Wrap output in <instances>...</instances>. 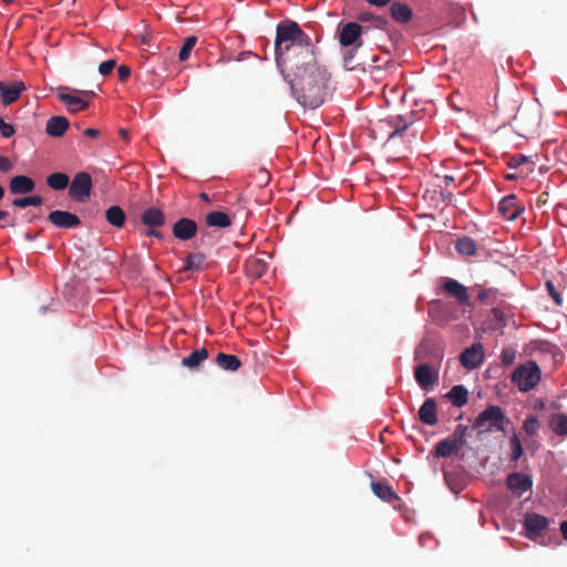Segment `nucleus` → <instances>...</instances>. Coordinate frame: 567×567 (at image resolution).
<instances>
[{
  "instance_id": "obj_1",
  "label": "nucleus",
  "mask_w": 567,
  "mask_h": 567,
  "mask_svg": "<svg viewBox=\"0 0 567 567\" xmlns=\"http://www.w3.org/2000/svg\"><path fill=\"white\" fill-rule=\"evenodd\" d=\"M286 68L285 79L297 101L310 109L320 106L326 100L330 73L317 62L315 53L310 58L291 60Z\"/></svg>"
},
{
  "instance_id": "obj_2",
  "label": "nucleus",
  "mask_w": 567,
  "mask_h": 567,
  "mask_svg": "<svg viewBox=\"0 0 567 567\" xmlns=\"http://www.w3.org/2000/svg\"><path fill=\"white\" fill-rule=\"evenodd\" d=\"M315 47L310 37L292 20H284L276 28L275 54L278 66L291 64V60L310 58Z\"/></svg>"
},
{
  "instance_id": "obj_3",
  "label": "nucleus",
  "mask_w": 567,
  "mask_h": 567,
  "mask_svg": "<svg viewBox=\"0 0 567 567\" xmlns=\"http://www.w3.org/2000/svg\"><path fill=\"white\" fill-rule=\"evenodd\" d=\"M511 423L498 405H489L476 417L473 427L483 432L505 431V424Z\"/></svg>"
},
{
  "instance_id": "obj_4",
  "label": "nucleus",
  "mask_w": 567,
  "mask_h": 567,
  "mask_svg": "<svg viewBox=\"0 0 567 567\" xmlns=\"http://www.w3.org/2000/svg\"><path fill=\"white\" fill-rule=\"evenodd\" d=\"M540 369L535 361L518 365L512 373L511 380L520 392L533 390L540 381Z\"/></svg>"
},
{
  "instance_id": "obj_5",
  "label": "nucleus",
  "mask_w": 567,
  "mask_h": 567,
  "mask_svg": "<svg viewBox=\"0 0 567 567\" xmlns=\"http://www.w3.org/2000/svg\"><path fill=\"white\" fill-rule=\"evenodd\" d=\"M553 523V519L540 514L527 513L525 514L523 525L527 538L530 540H537L539 537L545 535Z\"/></svg>"
},
{
  "instance_id": "obj_6",
  "label": "nucleus",
  "mask_w": 567,
  "mask_h": 567,
  "mask_svg": "<svg viewBox=\"0 0 567 567\" xmlns=\"http://www.w3.org/2000/svg\"><path fill=\"white\" fill-rule=\"evenodd\" d=\"M69 188V196L79 203H85L91 195L93 186L92 177L86 172H80L74 175Z\"/></svg>"
},
{
  "instance_id": "obj_7",
  "label": "nucleus",
  "mask_w": 567,
  "mask_h": 567,
  "mask_svg": "<svg viewBox=\"0 0 567 567\" xmlns=\"http://www.w3.org/2000/svg\"><path fill=\"white\" fill-rule=\"evenodd\" d=\"M362 31L363 28L357 22H347L344 24H340L338 29V40L341 47L350 48V47H362Z\"/></svg>"
},
{
  "instance_id": "obj_8",
  "label": "nucleus",
  "mask_w": 567,
  "mask_h": 567,
  "mask_svg": "<svg viewBox=\"0 0 567 567\" xmlns=\"http://www.w3.org/2000/svg\"><path fill=\"white\" fill-rule=\"evenodd\" d=\"M442 290L456 300L460 306H471V297L467 288L452 278H444Z\"/></svg>"
},
{
  "instance_id": "obj_9",
  "label": "nucleus",
  "mask_w": 567,
  "mask_h": 567,
  "mask_svg": "<svg viewBox=\"0 0 567 567\" xmlns=\"http://www.w3.org/2000/svg\"><path fill=\"white\" fill-rule=\"evenodd\" d=\"M506 487L520 497L524 493L532 491L533 481L528 475L515 472L506 477Z\"/></svg>"
},
{
  "instance_id": "obj_10",
  "label": "nucleus",
  "mask_w": 567,
  "mask_h": 567,
  "mask_svg": "<svg viewBox=\"0 0 567 567\" xmlns=\"http://www.w3.org/2000/svg\"><path fill=\"white\" fill-rule=\"evenodd\" d=\"M484 360V350L481 343H474L466 348L460 355L461 364L468 369H476Z\"/></svg>"
},
{
  "instance_id": "obj_11",
  "label": "nucleus",
  "mask_w": 567,
  "mask_h": 567,
  "mask_svg": "<svg viewBox=\"0 0 567 567\" xmlns=\"http://www.w3.org/2000/svg\"><path fill=\"white\" fill-rule=\"evenodd\" d=\"M414 378L423 390H429L437 383L439 372L434 370L430 364L422 363L415 368Z\"/></svg>"
},
{
  "instance_id": "obj_12",
  "label": "nucleus",
  "mask_w": 567,
  "mask_h": 567,
  "mask_svg": "<svg viewBox=\"0 0 567 567\" xmlns=\"http://www.w3.org/2000/svg\"><path fill=\"white\" fill-rule=\"evenodd\" d=\"M197 230L196 221L187 217L179 218L172 227L174 237L183 241L194 238Z\"/></svg>"
},
{
  "instance_id": "obj_13",
  "label": "nucleus",
  "mask_w": 567,
  "mask_h": 567,
  "mask_svg": "<svg viewBox=\"0 0 567 567\" xmlns=\"http://www.w3.org/2000/svg\"><path fill=\"white\" fill-rule=\"evenodd\" d=\"M48 219L58 228L71 229L81 225V219L75 214L65 210H53Z\"/></svg>"
},
{
  "instance_id": "obj_14",
  "label": "nucleus",
  "mask_w": 567,
  "mask_h": 567,
  "mask_svg": "<svg viewBox=\"0 0 567 567\" xmlns=\"http://www.w3.org/2000/svg\"><path fill=\"white\" fill-rule=\"evenodd\" d=\"M523 210L514 194L505 196L498 205V213L507 220H515Z\"/></svg>"
},
{
  "instance_id": "obj_15",
  "label": "nucleus",
  "mask_w": 567,
  "mask_h": 567,
  "mask_svg": "<svg viewBox=\"0 0 567 567\" xmlns=\"http://www.w3.org/2000/svg\"><path fill=\"white\" fill-rule=\"evenodd\" d=\"M25 85L21 81L12 82L7 84L2 82V89H0L1 102L4 106H8L19 100L21 93L25 91Z\"/></svg>"
},
{
  "instance_id": "obj_16",
  "label": "nucleus",
  "mask_w": 567,
  "mask_h": 567,
  "mask_svg": "<svg viewBox=\"0 0 567 567\" xmlns=\"http://www.w3.org/2000/svg\"><path fill=\"white\" fill-rule=\"evenodd\" d=\"M35 188L34 181L25 175H17L10 179L9 190L13 195L29 194Z\"/></svg>"
},
{
  "instance_id": "obj_17",
  "label": "nucleus",
  "mask_w": 567,
  "mask_h": 567,
  "mask_svg": "<svg viewBox=\"0 0 567 567\" xmlns=\"http://www.w3.org/2000/svg\"><path fill=\"white\" fill-rule=\"evenodd\" d=\"M419 417L426 425H435L437 419L436 401L432 398L426 399L419 410Z\"/></svg>"
},
{
  "instance_id": "obj_18",
  "label": "nucleus",
  "mask_w": 567,
  "mask_h": 567,
  "mask_svg": "<svg viewBox=\"0 0 567 567\" xmlns=\"http://www.w3.org/2000/svg\"><path fill=\"white\" fill-rule=\"evenodd\" d=\"M70 123L64 116H52L47 121L45 133L51 137H61L69 128Z\"/></svg>"
},
{
  "instance_id": "obj_19",
  "label": "nucleus",
  "mask_w": 567,
  "mask_h": 567,
  "mask_svg": "<svg viewBox=\"0 0 567 567\" xmlns=\"http://www.w3.org/2000/svg\"><path fill=\"white\" fill-rule=\"evenodd\" d=\"M141 221L150 228H157L165 224V214L159 208L150 207L142 213Z\"/></svg>"
},
{
  "instance_id": "obj_20",
  "label": "nucleus",
  "mask_w": 567,
  "mask_h": 567,
  "mask_svg": "<svg viewBox=\"0 0 567 567\" xmlns=\"http://www.w3.org/2000/svg\"><path fill=\"white\" fill-rule=\"evenodd\" d=\"M245 269L249 277L258 279L266 274L268 269V264L260 257L251 256L246 259Z\"/></svg>"
},
{
  "instance_id": "obj_21",
  "label": "nucleus",
  "mask_w": 567,
  "mask_h": 567,
  "mask_svg": "<svg viewBox=\"0 0 567 567\" xmlns=\"http://www.w3.org/2000/svg\"><path fill=\"white\" fill-rule=\"evenodd\" d=\"M58 99L68 107V111L71 113H76L89 107V102L70 93L60 92L58 94Z\"/></svg>"
},
{
  "instance_id": "obj_22",
  "label": "nucleus",
  "mask_w": 567,
  "mask_h": 567,
  "mask_svg": "<svg viewBox=\"0 0 567 567\" xmlns=\"http://www.w3.org/2000/svg\"><path fill=\"white\" fill-rule=\"evenodd\" d=\"M550 431L565 439L567 437V415L564 413H553L547 421Z\"/></svg>"
},
{
  "instance_id": "obj_23",
  "label": "nucleus",
  "mask_w": 567,
  "mask_h": 567,
  "mask_svg": "<svg viewBox=\"0 0 567 567\" xmlns=\"http://www.w3.org/2000/svg\"><path fill=\"white\" fill-rule=\"evenodd\" d=\"M390 13L393 20L399 23H406L413 17L412 9L406 3L400 1L392 2Z\"/></svg>"
},
{
  "instance_id": "obj_24",
  "label": "nucleus",
  "mask_w": 567,
  "mask_h": 567,
  "mask_svg": "<svg viewBox=\"0 0 567 567\" xmlns=\"http://www.w3.org/2000/svg\"><path fill=\"white\" fill-rule=\"evenodd\" d=\"M371 488L374 495L384 502L392 503L399 499L396 493L385 482H372Z\"/></svg>"
},
{
  "instance_id": "obj_25",
  "label": "nucleus",
  "mask_w": 567,
  "mask_h": 567,
  "mask_svg": "<svg viewBox=\"0 0 567 567\" xmlns=\"http://www.w3.org/2000/svg\"><path fill=\"white\" fill-rule=\"evenodd\" d=\"M445 398L456 408L464 406L468 401V391L462 385H454L446 394Z\"/></svg>"
},
{
  "instance_id": "obj_26",
  "label": "nucleus",
  "mask_w": 567,
  "mask_h": 567,
  "mask_svg": "<svg viewBox=\"0 0 567 567\" xmlns=\"http://www.w3.org/2000/svg\"><path fill=\"white\" fill-rule=\"evenodd\" d=\"M216 363L223 370L230 372H235L241 367V361L237 355L227 354L224 352L217 354Z\"/></svg>"
},
{
  "instance_id": "obj_27",
  "label": "nucleus",
  "mask_w": 567,
  "mask_h": 567,
  "mask_svg": "<svg viewBox=\"0 0 567 567\" xmlns=\"http://www.w3.org/2000/svg\"><path fill=\"white\" fill-rule=\"evenodd\" d=\"M105 219L110 225L122 228L125 224L126 215L120 206L114 205L106 209Z\"/></svg>"
},
{
  "instance_id": "obj_28",
  "label": "nucleus",
  "mask_w": 567,
  "mask_h": 567,
  "mask_svg": "<svg viewBox=\"0 0 567 567\" xmlns=\"http://www.w3.org/2000/svg\"><path fill=\"white\" fill-rule=\"evenodd\" d=\"M208 227L226 228L231 225L230 217L224 212H212L205 218Z\"/></svg>"
},
{
  "instance_id": "obj_29",
  "label": "nucleus",
  "mask_w": 567,
  "mask_h": 567,
  "mask_svg": "<svg viewBox=\"0 0 567 567\" xmlns=\"http://www.w3.org/2000/svg\"><path fill=\"white\" fill-rule=\"evenodd\" d=\"M208 358V351L206 348H200L193 351L189 355L185 357L182 361L184 367L189 369L198 368Z\"/></svg>"
},
{
  "instance_id": "obj_30",
  "label": "nucleus",
  "mask_w": 567,
  "mask_h": 567,
  "mask_svg": "<svg viewBox=\"0 0 567 567\" xmlns=\"http://www.w3.org/2000/svg\"><path fill=\"white\" fill-rule=\"evenodd\" d=\"M455 249L460 255L471 257L476 254L477 246L473 238L463 236L456 240Z\"/></svg>"
},
{
  "instance_id": "obj_31",
  "label": "nucleus",
  "mask_w": 567,
  "mask_h": 567,
  "mask_svg": "<svg viewBox=\"0 0 567 567\" xmlns=\"http://www.w3.org/2000/svg\"><path fill=\"white\" fill-rule=\"evenodd\" d=\"M359 48L357 47H350L344 48L342 60H343V66L348 71H354V70H363V63L357 62L355 55Z\"/></svg>"
},
{
  "instance_id": "obj_32",
  "label": "nucleus",
  "mask_w": 567,
  "mask_h": 567,
  "mask_svg": "<svg viewBox=\"0 0 567 567\" xmlns=\"http://www.w3.org/2000/svg\"><path fill=\"white\" fill-rule=\"evenodd\" d=\"M70 184V178L65 173H53L47 177V185L54 190H63Z\"/></svg>"
},
{
  "instance_id": "obj_33",
  "label": "nucleus",
  "mask_w": 567,
  "mask_h": 567,
  "mask_svg": "<svg viewBox=\"0 0 567 567\" xmlns=\"http://www.w3.org/2000/svg\"><path fill=\"white\" fill-rule=\"evenodd\" d=\"M205 259L206 257L203 252H190L186 258L183 270L199 271L205 262Z\"/></svg>"
},
{
  "instance_id": "obj_34",
  "label": "nucleus",
  "mask_w": 567,
  "mask_h": 567,
  "mask_svg": "<svg viewBox=\"0 0 567 567\" xmlns=\"http://www.w3.org/2000/svg\"><path fill=\"white\" fill-rule=\"evenodd\" d=\"M457 451L458 449L452 443V441L446 437L437 442L435 445L434 455L436 457H449Z\"/></svg>"
},
{
  "instance_id": "obj_35",
  "label": "nucleus",
  "mask_w": 567,
  "mask_h": 567,
  "mask_svg": "<svg viewBox=\"0 0 567 567\" xmlns=\"http://www.w3.org/2000/svg\"><path fill=\"white\" fill-rule=\"evenodd\" d=\"M467 426L463 424H458L453 434L447 439L452 441V443L460 450L462 446L466 444V435H467Z\"/></svg>"
},
{
  "instance_id": "obj_36",
  "label": "nucleus",
  "mask_w": 567,
  "mask_h": 567,
  "mask_svg": "<svg viewBox=\"0 0 567 567\" xmlns=\"http://www.w3.org/2000/svg\"><path fill=\"white\" fill-rule=\"evenodd\" d=\"M389 124L394 127V130L390 133L389 135V138H393L395 137L396 135L401 134L403 131H405L411 122L404 120L401 115L399 116H394V117H390L388 120Z\"/></svg>"
},
{
  "instance_id": "obj_37",
  "label": "nucleus",
  "mask_w": 567,
  "mask_h": 567,
  "mask_svg": "<svg viewBox=\"0 0 567 567\" xmlns=\"http://www.w3.org/2000/svg\"><path fill=\"white\" fill-rule=\"evenodd\" d=\"M523 431L528 436H536L540 429V422L536 415H528L523 422Z\"/></svg>"
},
{
  "instance_id": "obj_38",
  "label": "nucleus",
  "mask_w": 567,
  "mask_h": 567,
  "mask_svg": "<svg viewBox=\"0 0 567 567\" xmlns=\"http://www.w3.org/2000/svg\"><path fill=\"white\" fill-rule=\"evenodd\" d=\"M509 446H511L509 460L512 462H517L522 457L524 450L522 446L520 439L516 433H514L513 436L511 437Z\"/></svg>"
},
{
  "instance_id": "obj_39",
  "label": "nucleus",
  "mask_w": 567,
  "mask_h": 567,
  "mask_svg": "<svg viewBox=\"0 0 567 567\" xmlns=\"http://www.w3.org/2000/svg\"><path fill=\"white\" fill-rule=\"evenodd\" d=\"M527 163L532 164V166L527 171V174H528L534 171V165H535V162L532 161L530 156H526L523 154H515V155L511 156L507 165L509 168H518L522 165L527 164Z\"/></svg>"
},
{
  "instance_id": "obj_40",
  "label": "nucleus",
  "mask_w": 567,
  "mask_h": 567,
  "mask_svg": "<svg viewBox=\"0 0 567 567\" xmlns=\"http://www.w3.org/2000/svg\"><path fill=\"white\" fill-rule=\"evenodd\" d=\"M42 203L43 198L39 195L20 197L12 200V205L19 208H24L28 206H40Z\"/></svg>"
},
{
  "instance_id": "obj_41",
  "label": "nucleus",
  "mask_w": 567,
  "mask_h": 567,
  "mask_svg": "<svg viewBox=\"0 0 567 567\" xmlns=\"http://www.w3.org/2000/svg\"><path fill=\"white\" fill-rule=\"evenodd\" d=\"M196 42H197L196 37H188L185 39L183 47L181 48L179 53H178L179 61H186L189 58L190 52L194 49Z\"/></svg>"
},
{
  "instance_id": "obj_42",
  "label": "nucleus",
  "mask_w": 567,
  "mask_h": 567,
  "mask_svg": "<svg viewBox=\"0 0 567 567\" xmlns=\"http://www.w3.org/2000/svg\"><path fill=\"white\" fill-rule=\"evenodd\" d=\"M516 359V350L513 348H504L501 353L502 363L506 367L512 365Z\"/></svg>"
},
{
  "instance_id": "obj_43",
  "label": "nucleus",
  "mask_w": 567,
  "mask_h": 567,
  "mask_svg": "<svg viewBox=\"0 0 567 567\" xmlns=\"http://www.w3.org/2000/svg\"><path fill=\"white\" fill-rule=\"evenodd\" d=\"M546 289L548 291V295L553 298L554 302L556 306H563V299H561V296L560 293L558 292V290L556 289L555 285L553 284L551 280H547L546 284Z\"/></svg>"
},
{
  "instance_id": "obj_44",
  "label": "nucleus",
  "mask_w": 567,
  "mask_h": 567,
  "mask_svg": "<svg viewBox=\"0 0 567 567\" xmlns=\"http://www.w3.org/2000/svg\"><path fill=\"white\" fill-rule=\"evenodd\" d=\"M0 133L4 138L11 137L16 133L13 125L4 122L2 116H0Z\"/></svg>"
},
{
  "instance_id": "obj_45",
  "label": "nucleus",
  "mask_w": 567,
  "mask_h": 567,
  "mask_svg": "<svg viewBox=\"0 0 567 567\" xmlns=\"http://www.w3.org/2000/svg\"><path fill=\"white\" fill-rule=\"evenodd\" d=\"M115 64L116 62L113 59L104 61L99 65V72L104 76L109 75L112 73L113 69L115 68Z\"/></svg>"
},
{
  "instance_id": "obj_46",
  "label": "nucleus",
  "mask_w": 567,
  "mask_h": 567,
  "mask_svg": "<svg viewBox=\"0 0 567 567\" xmlns=\"http://www.w3.org/2000/svg\"><path fill=\"white\" fill-rule=\"evenodd\" d=\"M12 168L13 163L7 156L0 155V171L2 173H9Z\"/></svg>"
},
{
  "instance_id": "obj_47",
  "label": "nucleus",
  "mask_w": 567,
  "mask_h": 567,
  "mask_svg": "<svg viewBox=\"0 0 567 567\" xmlns=\"http://www.w3.org/2000/svg\"><path fill=\"white\" fill-rule=\"evenodd\" d=\"M117 75L121 82H125L131 75V69L127 65H120L117 68Z\"/></svg>"
},
{
  "instance_id": "obj_48",
  "label": "nucleus",
  "mask_w": 567,
  "mask_h": 567,
  "mask_svg": "<svg viewBox=\"0 0 567 567\" xmlns=\"http://www.w3.org/2000/svg\"><path fill=\"white\" fill-rule=\"evenodd\" d=\"M425 353H426V344L425 342H422L415 350V359L416 360H420V359H425Z\"/></svg>"
},
{
  "instance_id": "obj_49",
  "label": "nucleus",
  "mask_w": 567,
  "mask_h": 567,
  "mask_svg": "<svg viewBox=\"0 0 567 567\" xmlns=\"http://www.w3.org/2000/svg\"><path fill=\"white\" fill-rule=\"evenodd\" d=\"M84 135L90 137V138H96L100 136V131L96 130V128H86L84 131Z\"/></svg>"
},
{
  "instance_id": "obj_50",
  "label": "nucleus",
  "mask_w": 567,
  "mask_h": 567,
  "mask_svg": "<svg viewBox=\"0 0 567 567\" xmlns=\"http://www.w3.org/2000/svg\"><path fill=\"white\" fill-rule=\"evenodd\" d=\"M359 20L362 22H369L374 20V16L370 12H362L359 16Z\"/></svg>"
},
{
  "instance_id": "obj_51",
  "label": "nucleus",
  "mask_w": 567,
  "mask_h": 567,
  "mask_svg": "<svg viewBox=\"0 0 567 567\" xmlns=\"http://www.w3.org/2000/svg\"><path fill=\"white\" fill-rule=\"evenodd\" d=\"M368 3L375 7H384L391 2V0H367Z\"/></svg>"
},
{
  "instance_id": "obj_52",
  "label": "nucleus",
  "mask_w": 567,
  "mask_h": 567,
  "mask_svg": "<svg viewBox=\"0 0 567 567\" xmlns=\"http://www.w3.org/2000/svg\"><path fill=\"white\" fill-rule=\"evenodd\" d=\"M491 291L487 290V289H482L478 295H477V298L478 300H481L482 302H485L487 299H488V296H489Z\"/></svg>"
},
{
  "instance_id": "obj_53",
  "label": "nucleus",
  "mask_w": 567,
  "mask_h": 567,
  "mask_svg": "<svg viewBox=\"0 0 567 567\" xmlns=\"http://www.w3.org/2000/svg\"><path fill=\"white\" fill-rule=\"evenodd\" d=\"M146 235L147 236H153V237H156V238H162V234L158 230H156L155 228H150L146 231Z\"/></svg>"
},
{
  "instance_id": "obj_54",
  "label": "nucleus",
  "mask_w": 567,
  "mask_h": 567,
  "mask_svg": "<svg viewBox=\"0 0 567 567\" xmlns=\"http://www.w3.org/2000/svg\"><path fill=\"white\" fill-rule=\"evenodd\" d=\"M492 312H493V316H494L495 319H497V320H502L503 319L504 315H503L501 309L494 308L492 310Z\"/></svg>"
},
{
  "instance_id": "obj_55",
  "label": "nucleus",
  "mask_w": 567,
  "mask_h": 567,
  "mask_svg": "<svg viewBox=\"0 0 567 567\" xmlns=\"http://www.w3.org/2000/svg\"><path fill=\"white\" fill-rule=\"evenodd\" d=\"M120 135H121L122 140L125 142H127L130 140V133L125 128L120 130Z\"/></svg>"
},
{
  "instance_id": "obj_56",
  "label": "nucleus",
  "mask_w": 567,
  "mask_h": 567,
  "mask_svg": "<svg viewBox=\"0 0 567 567\" xmlns=\"http://www.w3.org/2000/svg\"><path fill=\"white\" fill-rule=\"evenodd\" d=\"M373 21H375L380 27H383L388 23V20L383 17H374Z\"/></svg>"
},
{
  "instance_id": "obj_57",
  "label": "nucleus",
  "mask_w": 567,
  "mask_h": 567,
  "mask_svg": "<svg viewBox=\"0 0 567 567\" xmlns=\"http://www.w3.org/2000/svg\"><path fill=\"white\" fill-rule=\"evenodd\" d=\"M560 532H561L564 538L567 539V520H564L560 524Z\"/></svg>"
},
{
  "instance_id": "obj_58",
  "label": "nucleus",
  "mask_w": 567,
  "mask_h": 567,
  "mask_svg": "<svg viewBox=\"0 0 567 567\" xmlns=\"http://www.w3.org/2000/svg\"><path fill=\"white\" fill-rule=\"evenodd\" d=\"M548 193L544 192L539 195L538 202L545 204L547 202Z\"/></svg>"
},
{
  "instance_id": "obj_59",
  "label": "nucleus",
  "mask_w": 567,
  "mask_h": 567,
  "mask_svg": "<svg viewBox=\"0 0 567 567\" xmlns=\"http://www.w3.org/2000/svg\"><path fill=\"white\" fill-rule=\"evenodd\" d=\"M453 182H454V177H453V176H451V175H446V176L444 177V183H445V185H446V186H449V185H450L451 183H453Z\"/></svg>"
},
{
  "instance_id": "obj_60",
  "label": "nucleus",
  "mask_w": 567,
  "mask_h": 567,
  "mask_svg": "<svg viewBox=\"0 0 567 567\" xmlns=\"http://www.w3.org/2000/svg\"><path fill=\"white\" fill-rule=\"evenodd\" d=\"M199 198L206 203L210 202V198H209L208 194H206V193H200Z\"/></svg>"
},
{
  "instance_id": "obj_61",
  "label": "nucleus",
  "mask_w": 567,
  "mask_h": 567,
  "mask_svg": "<svg viewBox=\"0 0 567 567\" xmlns=\"http://www.w3.org/2000/svg\"><path fill=\"white\" fill-rule=\"evenodd\" d=\"M148 41H150V35L148 34H142L141 35V42L142 43L146 44V43H148Z\"/></svg>"
},
{
  "instance_id": "obj_62",
  "label": "nucleus",
  "mask_w": 567,
  "mask_h": 567,
  "mask_svg": "<svg viewBox=\"0 0 567 567\" xmlns=\"http://www.w3.org/2000/svg\"><path fill=\"white\" fill-rule=\"evenodd\" d=\"M9 216V213L7 210L0 209V220L4 219Z\"/></svg>"
},
{
  "instance_id": "obj_63",
  "label": "nucleus",
  "mask_w": 567,
  "mask_h": 567,
  "mask_svg": "<svg viewBox=\"0 0 567 567\" xmlns=\"http://www.w3.org/2000/svg\"><path fill=\"white\" fill-rule=\"evenodd\" d=\"M24 237H25L27 240H33V239H35L37 235H32L30 233H25Z\"/></svg>"
},
{
  "instance_id": "obj_64",
  "label": "nucleus",
  "mask_w": 567,
  "mask_h": 567,
  "mask_svg": "<svg viewBox=\"0 0 567 567\" xmlns=\"http://www.w3.org/2000/svg\"><path fill=\"white\" fill-rule=\"evenodd\" d=\"M82 94H83L84 96H87V97H91V96H93V95H94V93H93L92 91H83V92H82Z\"/></svg>"
}]
</instances>
